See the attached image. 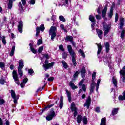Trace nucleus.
Masks as SVG:
<instances>
[{"instance_id":"36","label":"nucleus","mask_w":125,"mask_h":125,"mask_svg":"<svg viewBox=\"0 0 125 125\" xmlns=\"http://www.w3.org/2000/svg\"><path fill=\"white\" fill-rule=\"evenodd\" d=\"M77 120L78 124H80L81 122H82V115L81 114L78 115Z\"/></svg>"},{"instance_id":"32","label":"nucleus","mask_w":125,"mask_h":125,"mask_svg":"<svg viewBox=\"0 0 125 125\" xmlns=\"http://www.w3.org/2000/svg\"><path fill=\"white\" fill-rule=\"evenodd\" d=\"M10 93H11V97L13 99H15V97H16V96H17V95H16V94H15V92L13 90H11Z\"/></svg>"},{"instance_id":"25","label":"nucleus","mask_w":125,"mask_h":125,"mask_svg":"<svg viewBox=\"0 0 125 125\" xmlns=\"http://www.w3.org/2000/svg\"><path fill=\"white\" fill-rule=\"evenodd\" d=\"M29 46H30V48L32 52L33 53H34V54H37V50L36 49H35V48H34V47H33V44H32L31 43H29Z\"/></svg>"},{"instance_id":"58","label":"nucleus","mask_w":125,"mask_h":125,"mask_svg":"<svg viewBox=\"0 0 125 125\" xmlns=\"http://www.w3.org/2000/svg\"><path fill=\"white\" fill-rule=\"evenodd\" d=\"M27 82H28V78H24L23 81H22V83H24V84H26V83H27Z\"/></svg>"},{"instance_id":"3","label":"nucleus","mask_w":125,"mask_h":125,"mask_svg":"<svg viewBox=\"0 0 125 125\" xmlns=\"http://www.w3.org/2000/svg\"><path fill=\"white\" fill-rule=\"evenodd\" d=\"M57 28L54 26H52L50 27L49 31V35L51 36V40L54 41V39L56 37V31Z\"/></svg>"},{"instance_id":"62","label":"nucleus","mask_w":125,"mask_h":125,"mask_svg":"<svg viewBox=\"0 0 125 125\" xmlns=\"http://www.w3.org/2000/svg\"><path fill=\"white\" fill-rule=\"evenodd\" d=\"M36 3V1L35 0H31L30 1V4H32L33 5H34V4H35Z\"/></svg>"},{"instance_id":"24","label":"nucleus","mask_w":125,"mask_h":125,"mask_svg":"<svg viewBox=\"0 0 125 125\" xmlns=\"http://www.w3.org/2000/svg\"><path fill=\"white\" fill-rule=\"evenodd\" d=\"M98 46V51H97V55H99L100 53H101V50H102V45L101 44H97Z\"/></svg>"},{"instance_id":"42","label":"nucleus","mask_w":125,"mask_h":125,"mask_svg":"<svg viewBox=\"0 0 125 125\" xmlns=\"http://www.w3.org/2000/svg\"><path fill=\"white\" fill-rule=\"evenodd\" d=\"M62 55V58L63 59H67V57H68V53L63 52Z\"/></svg>"},{"instance_id":"26","label":"nucleus","mask_w":125,"mask_h":125,"mask_svg":"<svg viewBox=\"0 0 125 125\" xmlns=\"http://www.w3.org/2000/svg\"><path fill=\"white\" fill-rule=\"evenodd\" d=\"M105 46L106 53H109V51H110V43L109 42H106Z\"/></svg>"},{"instance_id":"16","label":"nucleus","mask_w":125,"mask_h":125,"mask_svg":"<svg viewBox=\"0 0 125 125\" xmlns=\"http://www.w3.org/2000/svg\"><path fill=\"white\" fill-rule=\"evenodd\" d=\"M23 68H24V62H23V60H20L18 69H23Z\"/></svg>"},{"instance_id":"18","label":"nucleus","mask_w":125,"mask_h":125,"mask_svg":"<svg viewBox=\"0 0 125 125\" xmlns=\"http://www.w3.org/2000/svg\"><path fill=\"white\" fill-rule=\"evenodd\" d=\"M95 85V82H92V83L90 85V93H92L94 91V87Z\"/></svg>"},{"instance_id":"50","label":"nucleus","mask_w":125,"mask_h":125,"mask_svg":"<svg viewBox=\"0 0 125 125\" xmlns=\"http://www.w3.org/2000/svg\"><path fill=\"white\" fill-rule=\"evenodd\" d=\"M4 83H6V82L5 81V80H4L2 78H1L0 79V84L3 85V84H4Z\"/></svg>"},{"instance_id":"31","label":"nucleus","mask_w":125,"mask_h":125,"mask_svg":"<svg viewBox=\"0 0 125 125\" xmlns=\"http://www.w3.org/2000/svg\"><path fill=\"white\" fill-rule=\"evenodd\" d=\"M59 19L60 21H61V22H63L64 23H65V22H66V19H65L64 16H62V15L59 16Z\"/></svg>"},{"instance_id":"41","label":"nucleus","mask_w":125,"mask_h":125,"mask_svg":"<svg viewBox=\"0 0 125 125\" xmlns=\"http://www.w3.org/2000/svg\"><path fill=\"white\" fill-rule=\"evenodd\" d=\"M42 44V38L39 39L37 41V45Z\"/></svg>"},{"instance_id":"64","label":"nucleus","mask_w":125,"mask_h":125,"mask_svg":"<svg viewBox=\"0 0 125 125\" xmlns=\"http://www.w3.org/2000/svg\"><path fill=\"white\" fill-rule=\"evenodd\" d=\"M25 84H25L24 83H21V84H20L21 87L22 88H24L25 85Z\"/></svg>"},{"instance_id":"11","label":"nucleus","mask_w":125,"mask_h":125,"mask_svg":"<svg viewBox=\"0 0 125 125\" xmlns=\"http://www.w3.org/2000/svg\"><path fill=\"white\" fill-rule=\"evenodd\" d=\"M18 31L19 33H23V21L20 20L18 25Z\"/></svg>"},{"instance_id":"6","label":"nucleus","mask_w":125,"mask_h":125,"mask_svg":"<svg viewBox=\"0 0 125 125\" xmlns=\"http://www.w3.org/2000/svg\"><path fill=\"white\" fill-rule=\"evenodd\" d=\"M70 110L71 112L73 113L74 118H76L78 116V108L76 107V104L75 103L73 102L71 103L70 105Z\"/></svg>"},{"instance_id":"8","label":"nucleus","mask_w":125,"mask_h":125,"mask_svg":"<svg viewBox=\"0 0 125 125\" xmlns=\"http://www.w3.org/2000/svg\"><path fill=\"white\" fill-rule=\"evenodd\" d=\"M108 9V4H106L104 9L102 11V17L104 20H107V18L106 17V15L107 14V10Z\"/></svg>"},{"instance_id":"13","label":"nucleus","mask_w":125,"mask_h":125,"mask_svg":"<svg viewBox=\"0 0 125 125\" xmlns=\"http://www.w3.org/2000/svg\"><path fill=\"white\" fill-rule=\"evenodd\" d=\"M119 28L120 29H123L124 26H125V18H120L119 19Z\"/></svg>"},{"instance_id":"40","label":"nucleus","mask_w":125,"mask_h":125,"mask_svg":"<svg viewBox=\"0 0 125 125\" xmlns=\"http://www.w3.org/2000/svg\"><path fill=\"white\" fill-rule=\"evenodd\" d=\"M82 121L84 125H86V124H87V118H86V117L84 116V117H83V118L82 119Z\"/></svg>"},{"instance_id":"57","label":"nucleus","mask_w":125,"mask_h":125,"mask_svg":"<svg viewBox=\"0 0 125 125\" xmlns=\"http://www.w3.org/2000/svg\"><path fill=\"white\" fill-rule=\"evenodd\" d=\"M63 106H64V103H60L59 104L60 109H62V108H63Z\"/></svg>"},{"instance_id":"63","label":"nucleus","mask_w":125,"mask_h":125,"mask_svg":"<svg viewBox=\"0 0 125 125\" xmlns=\"http://www.w3.org/2000/svg\"><path fill=\"white\" fill-rule=\"evenodd\" d=\"M44 57H45L46 59H49V56L48 55V54H44Z\"/></svg>"},{"instance_id":"15","label":"nucleus","mask_w":125,"mask_h":125,"mask_svg":"<svg viewBox=\"0 0 125 125\" xmlns=\"http://www.w3.org/2000/svg\"><path fill=\"white\" fill-rule=\"evenodd\" d=\"M86 73V70L85 69V67L83 66L80 70V74L82 78H85Z\"/></svg>"},{"instance_id":"22","label":"nucleus","mask_w":125,"mask_h":125,"mask_svg":"<svg viewBox=\"0 0 125 125\" xmlns=\"http://www.w3.org/2000/svg\"><path fill=\"white\" fill-rule=\"evenodd\" d=\"M66 93H67V97L68 98L69 102L70 103L72 102V95L71 94V92L68 91V90H66Z\"/></svg>"},{"instance_id":"46","label":"nucleus","mask_w":125,"mask_h":125,"mask_svg":"<svg viewBox=\"0 0 125 125\" xmlns=\"http://www.w3.org/2000/svg\"><path fill=\"white\" fill-rule=\"evenodd\" d=\"M2 42L3 44H4V45L6 44V40H5V36H2Z\"/></svg>"},{"instance_id":"17","label":"nucleus","mask_w":125,"mask_h":125,"mask_svg":"<svg viewBox=\"0 0 125 125\" xmlns=\"http://www.w3.org/2000/svg\"><path fill=\"white\" fill-rule=\"evenodd\" d=\"M18 6L19 7V10L21 13H23L25 10H24V7H23V5H22V2H19Z\"/></svg>"},{"instance_id":"51","label":"nucleus","mask_w":125,"mask_h":125,"mask_svg":"<svg viewBox=\"0 0 125 125\" xmlns=\"http://www.w3.org/2000/svg\"><path fill=\"white\" fill-rule=\"evenodd\" d=\"M5 103V100L3 99H0V105H3Z\"/></svg>"},{"instance_id":"19","label":"nucleus","mask_w":125,"mask_h":125,"mask_svg":"<svg viewBox=\"0 0 125 125\" xmlns=\"http://www.w3.org/2000/svg\"><path fill=\"white\" fill-rule=\"evenodd\" d=\"M112 82L113 83L114 86H115L116 88H118V81H117V79L115 78V77H112Z\"/></svg>"},{"instance_id":"61","label":"nucleus","mask_w":125,"mask_h":125,"mask_svg":"<svg viewBox=\"0 0 125 125\" xmlns=\"http://www.w3.org/2000/svg\"><path fill=\"white\" fill-rule=\"evenodd\" d=\"M96 18L98 20H100V19H101V16L99 15H96Z\"/></svg>"},{"instance_id":"43","label":"nucleus","mask_w":125,"mask_h":125,"mask_svg":"<svg viewBox=\"0 0 125 125\" xmlns=\"http://www.w3.org/2000/svg\"><path fill=\"white\" fill-rule=\"evenodd\" d=\"M125 29L122 30V31L121 33V39H122V40L125 38Z\"/></svg>"},{"instance_id":"48","label":"nucleus","mask_w":125,"mask_h":125,"mask_svg":"<svg viewBox=\"0 0 125 125\" xmlns=\"http://www.w3.org/2000/svg\"><path fill=\"white\" fill-rule=\"evenodd\" d=\"M45 87V84H44V85L42 87H39L36 91V93H38L39 91H42L43 88Z\"/></svg>"},{"instance_id":"53","label":"nucleus","mask_w":125,"mask_h":125,"mask_svg":"<svg viewBox=\"0 0 125 125\" xmlns=\"http://www.w3.org/2000/svg\"><path fill=\"white\" fill-rule=\"evenodd\" d=\"M4 67H5V64L1 62H0V68L2 69V68H4Z\"/></svg>"},{"instance_id":"45","label":"nucleus","mask_w":125,"mask_h":125,"mask_svg":"<svg viewBox=\"0 0 125 125\" xmlns=\"http://www.w3.org/2000/svg\"><path fill=\"white\" fill-rule=\"evenodd\" d=\"M119 20V14L118 13H116L115 14V22L117 23Z\"/></svg>"},{"instance_id":"60","label":"nucleus","mask_w":125,"mask_h":125,"mask_svg":"<svg viewBox=\"0 0 125 125\" xmlns=\"http://www.w3.org/2000/svg\"><path fill=\"white\" fill-rule=\"evenodd\" d=\"M60 103H64V99L63 98V96H61L60 99Z\"/></svg>"},{"instance_id":"20","label":"nucleus","mask_w":125,"mask_h":125,"mask_svg":"<svg viewBox=\"0 0 125 125\" xmlns=\"http://www.w3.org/2000/svg\"><path fill=\"white\" fill-rule=\"evenodd\" d=\"M96 32L97 33L98 36L100 39H102V35L103 34V32L102 30L98 29H96Z\"/></svg>"},{"instance_id":"23","label":"nucleus","mask_w":125,"mask_h":125,"mask_svg":"<svg viewBox=\"0 0 125 125\" xmlns=\"http://www.w3.org/2000/svg\"><path fill=\"white\" fill-rule=\"evenodd\" d=\"M89 20H90V22H91L92 23L96 22L95 18L92 15H90L89 16Z\"/></svg>"},{"instance_id":"28","label":"nucleus","mask_w":125,"mask_h":125,"mask_svg":"<svg viewBox=\"0 0 125 125\" xmlns=\"http://www.w3.org/2000/svg\"><path fill=\"white\" fill-rule=\"evenodd\" d=\"M123 95H120L118 97L119 100L123 101L124 100L125 101V91L123 92Z\"/></svg>"},{"instance_id":"9","label":"nucleus","mask_w":125,"mask_h":125,"mask_svg":"<svg viewBox=\"0 0 125 125\" xmlns=\"http://www.w3.org/2000/svg\"><path fill=\"white\" fill-rule=\"evenodd\" d=\"M13 78L14 80V81L16 83V84L19 85L20 84V82H19V78H18V75L17 74V72L16 70H13L12 72Z\"/></svg>"},{"instance_id":"56","label":"nucleus","mask_w":125,"mask_h":125,"mask_svg":"<svg viewBox=\"0 0 125 125\" xmlns=\"http://www.w3.org/2000/svg\"><path fill=\"white\" fill-rule=\"evenodd\" d=\"M95 111L96 112V113H100V108L99 107H96L95 109Z\"/></svg>"},{"instance_id":"33","label":"nucleus","mask_w":125,"mask_h":125,"mask_svg":"<svg viewBox=\"0 0 125 125\" xmlns=\"http://www.w3.org/2000/svg\"><path fill=\"white\" fill-rule=\"evenodd\" d=\"M18 73L21 78L23 77V71H22V68H18Z\"/></svg>"},{"instance_id":"4","label":"nucleus","mask_w":125,"mask_h":125,"mask_svg":"<svg viewBox=\"0 0 125 125\" xmlns=\"http://www.w3.org/2000/svg\"><path fill=\"white\" fill-rule=\"evenodd\" d=\"M103 28L104 31V36L106 37L108 34H109V32H110V30H111V24L106 25L104 23H103Z\"/></svg>"},{"instance_id":"29","label":"nucleus","mask_w":125,"mask_h":125,"mask_svg":"<svg viewBox=\"0 0 125 125\" xmlns=\"http://www.w3.org/2000/svg\"><path fill=\"white\" fill-rule=\"evenodd\" d=\"M118 112H119V108H114L112 111V115L115 116V115H117V114H118Z\"/></svg>"},{"instance_id":"2","label":"nucleus","mask_w":125,"mask_h":125,"mask_svg":"<svg viewBox=\"0 0 125 125\" xmlns=\"http://www.w3.org/2000/svg\"><path fill=\"white\" fill-rule=\"evenodd\" d=\"M79 75H80V72L79 71H77L73 75L74 79H72V81H70L69 83L70 86H71L72 89L73 90H75V89H77V88H78V86L75 85V84L73 83V81L77 80V78H78Z\"/></svg>"},{"instance_id":"10","label":"nucleus","mask_w":125,"mask_h":125,"mask_svg":"<svg viewBox=\"0 0 125 125\" xmlns=\"http://www.w3.org/2000/svg\"><path fill=\"white\" fill-rule=\"evenodd\" d=\"M90 104H91V98L90 96H88L86 102L84 104V107H86L87 109H89L90 107Z\"/></svg>"},{"instance_id":"5","label":"nucleus","mask_w":125,"mask_h":125,"mask_svg":"<svg viewBox=\"0 0 125 125\" xmlns=\"http://www.w3.org/2000/svg\"><path fill=\"white\" fill-rule=\"evenodd\" d=\"M50 114H48L46 117V120L47 121H51L53 120V119L54 118V117H56L55 115V112L54 111V108H52L51 110L49 111Z\"/></svg>"},{"instance_id":"44","label":"nucleus","mask_w":125,"mask_h":125,"mask_svg":"<svg viewBox=\"0 0 125 125\" xmlns=\"http://www.w3.org/2000/svg\"><path fill=\"white\" fill-rule=\"evenodd\" d=\"M13 100H14V103L15 104H17V100H18L19 99V95H17V96H16V97H15V99H13Z\"/></svg>"},{"instance_id":"7","label":"nucleus","mask_w":125,"mask_h":125,"mask_svg":"<svg viewBox=\"0 0 125 125\" xmlns=\"http://www.w3.org/2000/svg\"><path fill=\"white\" fill-rule=\"evenodd\" d=\"M44 30H45V27H44V24H41L40 27H37L36 28V33L35 35V37H39V35H40V31L44 32Z\"/></svg>"},{"instance_id":"54","label":"nucleus","mask_w":125,"mask_h":125,"mask_svg":"<svg viewBox=\"0 0 125 125\" xmlns=\"http://www.w3.org/2000/svg\"><path fill=\"white\" fill-rule=\"evenodd\" d=\"M34 70L32 69H28V73L30 75H32V74H34Z\"/></svg>"},{"instance_id":"39","label":"nucleus","mask_w":125,"mask_h":125,"mask_svg":"<svg viewBox=\"0 0 125 125\" xmlns=\"http://www.w3.org/2000/svg\"><path fill=\"white\" fill-rule=\"evenodd\" d=\"M96 77V72H94L92 75V83H94V80Z\"/></svg>"},{"instance_id":"34","label":"nucleus","mask_w":125,"mask_h":125,"mask_svg":"<svg viewBox=\"0 0 125 125\" xmlns=\"http://www.w3.org/2000/svg\"><path fill=\"white\" fill-rule=\"evenodd\" d=\"M100 125H106V118H103L101 120Z\"/></svg>"},{"instance_id":"12","label":"nucleus","mask_w":125,"mask_h":125,"mask_svg":"<svg viewBox=\"0 0 125 125\" xmlns=\"http://www.w3.org/2000/svg\"><path fill=\"white\" fill-rule=\"evenodd\" d=\"M119 74L121 76H123L122 82L125 83V66H124L122 70L119 71Z\"/></svg>"},{"instance_id":"37","label":"nucleus","mask_w":125,"mask_h":125,"mask_svg":"<svg viewBox=\"0 0 125 125\" xmlns=\"http://www.w3.org/2000/svg\"><path fill=\"white\" fill-rule=\"evenodd\" d=\"M65 41H69L70 42H73V37L71 36L67 35L66 37Z\"/></svg>"},{"instance_id":"27","label":"nucleus","mask_w":125,"mask_h":125,"mask_svg":"<svg viewBox=\"0 0 125 125\" xmlns=\"http://www.w3.org/2000/svg\"><path fill=\"white\" fill-rule=\"evenodd\" d=\"M61 63L62 64V65L63 66V68H64V69H68V68L69 67V65H68V63H67L66 62H65V61L64 60L62 61Z\"/></svg>"},{"instance_id":"55","label":"nucleus","mask_w":125,"mask_h":125,"mask_svg":"<svg viewBox=\"0 0 125 125\" xmlns=\"http://www.w3.org/2000/svg\"><path fill=\"white\" fill-rule=\"evenodd\" d=\"M96 24V22H92V24L91 25L92 30H94V27H95V24Z\"/></svg>"},{"instance_id":"14","label":"nucleus","mask_w":125,"mask_h":125,"mask_svg":"<svg viewBox=\"0 0 125 125\" xmlns=\"http://www.w3.org/2000/svg\"><path fill=\"white\" fill-rule=\"evenodd\" d=\"M55 62H52L50 63H49V64H44L43 65V67L45 70V71H47L49 68H51V67H53L54 66Z\"/></svg>"},{"instance_id":"35","label":"nucleus","mask_w":125,"mask_h":125,"mask_svg":"<svg viewBox=\"0 0 125 125\" xmlns=\"http://www.w3.org/2000/svg\"><path fill=\"white\" fill-rule=\"evenodd\" d=\"M79 53H80L82 57L83 58H85V54H84V52L83 51L82 49H79L78 51Z\"/></svg>"},{"instance_id":"1","label":"nucleus","mask_w":125,"mask_h":125,"mask_svg":"<svg viewBox=\"0 0 125 125\" xmlns=\"http://www.w3.org/2000/svg\"><path fill=\"white\" fill-rule=\"evenodd\" d=\"M67 49L69 53L71 55L72 58V63L73 64V66H77V62L76 61V53L74 52V50H73V48H72V46L71 45H69L67 46Z\"/></svg>"},{"instance_id":"30","label":"nucleus","mask_w":125,"mask_h":125,"mask_svg":"<svg viewBox=\"0 0 125 125\" xmlns=\"http://www.w3.org/2000/svg\"><path fill=\"white\" fill-rule=\"evenodd\" d=\"M13 5V2L11 0H9V2L8 3V9H11Z\"/></svg>"},{"instance_id":"38","label":"nucleus","mask_w":125,"mask_h":125,"mask_svg":"<svg viewBox=\"0 0 125 125\" xmlns=\"http://www.w3.org/2000/svg\"><path fill=\"white\" fill-rule=\"evenodd\" d=\"M15 50V46H13L12 47L11 52H10V55L11 56H13V55L14 54Z\"/></svg>"},{"instance_id":"47","label":"nucleus","mask_w":125,"mask_h":125,"mask_svg":"<svg viewBox=\"0 0 125 125\" xmlns=\"http://www.w3.org/2000/svg\"><path fill=\"white\" fill-rule=\"evenodd\" d=\"M59 48L61 51H65V49L62 44H61L59 46Z\"/></svg>"},{"instance_id":"52","label":"nucleus","mask_w":125,"mask_h":125,"mask_svg":"<svg viewBox=\"0 0 125 125\" xmlns=\"http://www.w3.org/2000/svg\"><path fill=\"white\" fill-rule=\"evenodd\" d=\"M42 50H43V46H42L39 48L38 52L41 53L42 52Z\"/></svg>"},{"instance_id":"21","label":"nucleus","mask_w":125,"mask_h":125,"mask_svg":"<svg viewBox=\"0 0 125 125\" xmlns=\"http://www.w3.org/2000/svg\"><path fill=\"white\" fill-rule=\"evenodd\" d=\"M113 14H114V7L113 6H111L110 12L108 13V16L110 18H112V17H113Z\"/></svg>"},{"instance_id":"49","label":"nucleus","mask_w":125,"mask_h":125,"mask_svg":"<svg viewBox=\"0 0 125 125\" xmlns=\"http://www.w3.org/2000/svg\"><path fill=\"white\" fill-rule=\"evenodd\" d=\"M82 88L84 92H85V91H86V86L85 85V84H83L82 86Z\"/></svg>"},{"instance_id":"59","label":"nucleus","mask_w":125,"mask_h":125,"mask_svg":"<svg viewBox=\"0 0 125 125\" xmlns=\"http://www.w3.org/2000/svg\"><path fill=\"white\" fill-rule=\"evenodd\" d=\"M54 80V77H51L49 78H48V82H53V81Z\"/></svg>"}]
</instances>
